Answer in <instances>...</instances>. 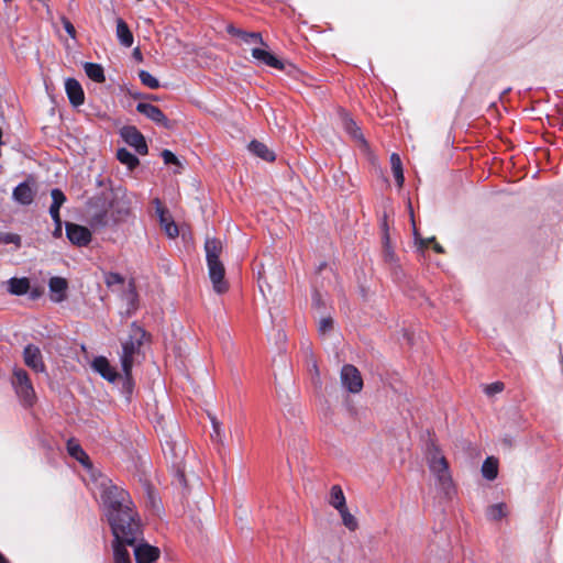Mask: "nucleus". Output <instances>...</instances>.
<instances>
[{
	"label": "nucleus",
	"instance_id": "18",
	"mask_svg": "<svg viewBox=\"0 0 563 563\" xmlns=\"http://www.w3.org/2000/svg\"><path fill=\"white\" fill-rule=\"evenodd\" d=\"M92 368L109 382H114L118 377V373L115 372V369L103 356H99L93 360Z\"/></svg>",
	"mask_w": 563,
	"mask_h": 563
},
{
	"label": "nucleus",
	"instance_id": "32",
	"mask_svg": "<svg viewBox=\"0 0 563 563\" xmlns=\"http://www.w3.org/2000/svg\"><path fill=\"white\" fill-rule=\"evenodd\" d=\"M117 158L120 163L126 165L129 169H133L139 165V158L126 148H119L117 152Z\"/></svg>",
	"mask_w": 563,
	"mask_h": 563
},
{
	"label": "nucleus",
	"instance_id": "40",
	"mask_svg": "<svg viewBox=\"0 0 563 563\" xmlns=\"http://www.w3.org/2000/svg\"><path fill=\"white\" fill-rule=\"evenodd\" d=\"M162 445H163L164 452H166V450H168L172 457L175 456V443H174L172 437L164 435V441L162 442Z\"/></svg>",
	"mask_w": 563,
	"mask_h": 563
},
{
	"label": "nucleus",
	"instance_id": "2",
	"mask_svg": "<svg viewBox=\"0 0 563 563\" xmlns=\"http://www.w3.org/2000/svg\"><path fill=\"white\" fill-rule=\"evenodd\" d=\"M146 339V332L135 323L132 324L129 339L122 342L120 362L125 377H131L132 367L140 361L141 349Z\"/></svg>",
	"mask_w": 563,
	"mask_h": 563
},
{
	"label": "nucleus",
	"instance_id": "23",
	"mask_svg": "<svg viewBox=\"0 0 563 563\" xmlns=\"http://www.w3.org/2000/svg\"><path fill=\"white\" fill-rule=\"evenodd\" d=\"M249 150L254 155H256L267 162H272L275 159L274 153L264 143H261L258 141H252L249 144Z\"/></svg>",
	"mask_w": 563,
	"mask_h": 563
},
{
	"label": "nucleus",
	"instance_id": "53",
	"mask_svg": "<svg viewBox=\"0 0 563 563\" xmlns=\"http://www.w3.org/2000/svg\"><path fill=\"white\" fill-rule=\"evenodd\" d=\"M387 256H391V253L387 250L386 252Z\"/></svg>",
	"mask_w": 563,
	"mask_h": 563
},
{
	"label": "nucleus",
	"instance_id": "1",
	"mask_svg": "<svg viewBox=\"0 0 563 563\" xmlns=\"http://www.w3.org/2000/svg\"><path fill=\"white\" fill-rule=\"evenodd\" d=\"M108 521L114 536L113 562L132 563L125 545H134L140 536V523L134 518L129 495L110 485L102 494Z\"/></svg>",
	"mask_w": 563,
	"mask_h": 563
},
{
	"label": "nucleus",
	"instance_id": "3",
	"mask_svg": "<svg viewBox=\"0 0 563 563\" xmlns=\"http://www.w3.org/2000/svg\"><path fill=\"white\" fill-rule=\"evenodd\" d=\"M427 459L429 470L435 478L437 487L444 496L450 498L454 494V485L446 459L434 445H431L428 450Z\"/></svg>",
	"mask_w": 563,
	"mask_h": 563
},
{
	"label": "nucleus",
	"instance_id": "19",
	"mask_svg": "<svg viewBox=\"0 0 563 563\" xmlns=\"http://www.w3.org/2000/svg\"><path fill=\"white\" fill-rule=\"evenodd\" d=\"M222 242L216 238H207L205 242L206 260L207 262L220 261L222 253Z\"/></svg>",
	"mask_w": 563,
	"mask_h": 563
},
{
	"label": "nucleus",
	"instance_id": "44",
	"mask_svg": "<svg viewBox=\"0 0 563 563\" xmlns=\"http://www.w3.org/2000/svg\"><path fill=\"white\" fill-rule=\"evenodd\" d=\"M178 236H181V239L184 240V242H187L188 240H190V232H189V229L187 225H179L178 224Z\"/></svg>",
	"mask_w": 563,
	"mask_h": 563
},
{
	"label": "nucleus",
	"instance_id": "15",
	"mask_svg": "<svg viewBox=\"0 0 563 563\" xmlns=\"http://www.w3.org/2000/svg\"><path fill=\"white\" fill-rule=\"evenodd\" d=\"M264 47H267V46H264ZM251 53H252V57L254 59H256L257 62H260L264 65H267V66H271V67H274L277 69L284 68L283 62L279 60L276 56H274L266 48L254 47V48H252Z\"/></svg>",
	"mask_w": 563,
	"mask_h": 563
},
{
	"label": "nucleus",
	"instance_id": "16",
	"mask_svg": "<svg viewBox=\"0 0 563 563\" xmlns=\"http://www.w3.org/2000/svg\"><path fill=\"white\" fill-rule=\"evenodd\" d=\"M51 299L54 302H62L66 298L67 280L62 277H52L48 283Z\"/></svg>",
	"mask_w": 563,
	"mask_h": 563
},
{
	"label": "nucleus",
	"instance_id": "33",
	"mask_svg": "<svg viewBox=\"0 0 563 563\" xmlns=\"http://www.w3.org/2000/svg\"><path fill=\"white\" fill-rule=\"evenodd\" d=\"M341 515L343 525L351 531H354L357 528L356 518L347 510L346 506L338 510Z\"/></svg>",
	"mask_w": 563,
	"mask_h": 563
},
{
	"label": "nucleus",
	"instance_id": "48",
	"mask_svg": "<svg viewBox=\"0 0 563 563\" xmlns=\"http://www.w3.org/2000/svg\"><path fill=\"white\" fill-rule=\"evenodd\" d=\"M435 242V239L434 238H429V239H419V244L421 247H427L430 243H434Z\"/></svg>",
	"mask_w": 563,
	"mask_h": 563
},
{
	"label": "nucleus",
	"instance_id": "41",
	"mask_svg": "<svg viewBox=\"0 0 563 563\" xmlns=\"http://www.w3.org/2000/svg\"><path fill=\"white\" fill-rule=\"evenodd\" d=\"M503 389H504V384L499 383V382H496V383L487 385L485 387V393L487 395H495V394L500 393Z\"/></svg>",
	"mask_w": 563,
	"mask_h": 563
},
{
	"label": "nucleus",
	"instance_id": "46",
	"mask_svg": "<svg viewBox=\"0 0 563 563\" xmlns=\"http://www.w3.org/2000/svg\"><path fill=\"white\" fill-rule=\"evenodd\" d=\"M162 155L164 157L165 163H167V164H176V154H174L173 152H170L168 150H165L162 153Z\"/></svg>",
	"mask_w": 563,
	"mask_h": 563
},
{
	"label": "nucleus",
	"instance_id": "30",
	"mask_svg": "<svg viewBox=\"0 0 563 563\" xmlns=\"http://www.w3.org/2000/svg\"><path fill=\"white\" fill-rule=\"evenodd\" d=\"M344 130L355 140L365 143L363 134L356 123L346 113L342 117Z\"/></svg>",
	"mask_w": 563,
	"mask_h": 563
},
{
	"label": "nucleus",
	"instance_id": "28",
	"mask_svg": "<svg viewBox=\"0 0 563 563\" xmlns=\"http://www.w3.org/2000/svg\"><path fill=\"white\" fill-rule=\"evenodd\" d=\"M482 474L488 481L495 479L498 475L497 460L492 456L487 457L482 465Z\"/></svg>",
	"mask_w": 563,
	"mask_h": 563
},
{
	"label": "nucleus",
	"instance_id": "50",
	"mask_svg": "<svg viewBox=\"0 0 563 563\" xmlns=\"http://www.w3.org/2000/svg\"><path fill=\"white\" fill-rule=\"evenodd\" d=\"M311 367H312V371H314L316 375H319V369H318V366L314 361L312 362Z\"/></svg>",
	"mask_w": 563,
	"mask_h": 563
},
{
	"label": "nucleus",
	"instance_id": "4",
	"mask_svg": "<svg viewBox=\"0 0 563 563\" xmlns=\"http://www.w3.org/2000/svg\"><path fill=\"white\" fill-rule=\"evenodd\" d=\"M12 386L20 400L25 406H32L35 401V391L27 373L23 368H14Z\"/></svg>",
	"mask_w": 563,
	"mask_h": 563
},
{
	"label": "nucleus",
	"instance_id": "45",
	"mask_svg": "<svg viewBox=\"0 0 563 563\" xmlns=\"http://www.w3.org/2000/svg\"><path fill=\"white\" fill-rule=\"evenodd\" d=\"M53 221L55 223V229L53 231V235L55 238H60L62 236V220H60V216L57 214V218L53 219Z\"/></svg>",
	"mask_w": 563,
	"mask_h": 563
},
{
	"label": "nucleus",
	"instance_id": "11",
	"mask_svg": "<svg viewBox=\"0 0 563 563\" xmlns=\"http://www.w3.org/2000/svg\"><path fill=\"white\" fill-rule=\"evenodd\" d=\"M123 140L135 151L143 155L147 153V145L144 136L133 126L124 128L121 132Z\"/></svg>",
	"mask_w": 563,
	"mask_h": 563
},
{
	"label": "nucleus",
	"instance_id": "27",
	"mask_svg": "<svg viewBox=\"0 0 563 563\" xmlns=\"http://www.w3.org/2000/svg\"><path fill=\"white\" fill-rule=\"evenodd\" d=\"M329 504L336 510L346 506L345 496L339 485H333L331 487Z\"/></svg>",
	"mask_w": 563,
	"mask_h": 563
},
{
	"label": "nucleus",
	"instance_id": "6",
	"mask_svg": "<svg viewBox=\"0 0 563 563\" xmlns=\"http://www.w3.org/2000/svg\"><path fill=\"white\" fill-rule=\"evenodd\" d=\"M340 378L342 386L352 394H357L363 388V378L354 365H344L341 369Z\"/></svg>",
	"mask_w": 563,
	"mask_h": 563
},
{
	"label": "nucleus",
	"instance_id": "25",
	"mask_svg": "<svg viewBox=\"0 0 563 563\" xmlns=\"http://www.w3.org/2000/svg\"><path fill=\"white\" fill-rule=\"evenodd\" d=\"M208 417L210 419L211 426H212V432H211V439L214 443L223 446L224 445V430L222 428V423L218 420V418L208 413Z\"/></svg>",
	"mask_w": 563,
	"mask_h": 563
},
{
	"label": "nucleus",
	"instance_id": "20",
	"mask_svg": "<svg viewBox=\"0 0 563 563\" xmlns=\"http://www.w3.org/2000/svg\"><path fill=\"white\" fill-rule=\"evenodd\" d=\"M136 110L146 115L148 119L157 122V123H164L165 122V115L164 113L155 106L147 103V102H140L136 106Z\"/></svg>",
	"mask_w": 563,
	"mask_h": 563
},
{
	"label": "nucleus",
	"instance_id": "24",
	"mask_svg": "<svg viewBox=\"0 0 563 563\" xmlns=\"http://www.w3.org/2000/svg\"><path fill=\"white\" fill-rule=\"evenodd\" d=\"M117 36L119 42L125 47H130L133 44V35L122 19L117 21Z\"/></svg>",
	"mask_w": 563,
	"mask_h": 563
},
{
	"label": "nucleus",
	"instance_id": "35",
	"mask_svg": "<svg viewBox=\"0 0 563 563\" xmlns=\"http://www.w3.org/2000/svg\"><path fill=\"white\" fill-rule=\"evenodd\" d=\"M109 218L107 211H99L91 216L90 224L95 228H103L108 224Z\"/></svg>",
	"mask_w": 563,
	"mask_h": 563
},
{
	"label": "nucleus",
	"instance_id": "7",
	"mask_svg": "<svg viewBox=\"0 0 563 563\" xmlns=\"http://www.w3.org/2000/svg\"><path fill=\"white\" fill-rule=\"evenodd\" d=\"M208 275L212 283V288L217 294H223L228 290L229 285L224 279V265L220 261L207 262Z\"/></svg>",
	"mask_w": 563,
	"mask_h": 563
},
{
	"label": "nucleus",
	"instance_id": "34",
	"mask_svg": "<svg viewBox=\"0 0 563 563\" xmlns=\"http://www.w3.org/2000/svg\"><path fill=\"white\" fill-rule=\"evenodd\" d=\"M139 78L143 85L151 89H156L159 87L158 80L146 70H140Z\"/></svg>",
	"mask_w": 563,
	"mask_h": 563
},
{
	"label": "nucleus",
	"instance_id": "26",
	"mask_svg": "<svg viewBox=\"0 0 563 563\" xmlns=\"http://www.w3.org/2000/svg\"><path fill=\"white\" fill-rule=\"evenodd\" d=\"M51 196H52V205L49 207V214H51L52 219H56L57 214H59L60 207L66 201V197H65L64 192L57 188H55L51 191Z\"/></svg>",
	"mask_w": 563,
	"mask_h": 563
},
{
	"label": "nucleus",
	"instance_id": "5",
	"mask_svg": "<svg viewBox=\"0 0 563 563\" xmlns=\"http://www.w3.org/2000/svg\"><path fill=\"white\" fill-rule=\"evenodd\" d=\"M186 457L187 460L184 462L181 470L178 467V484L184 485V492L183 494L189 495L190 493L195 490H200V478L195 473L192 466L188 468L187 463L188 460L196 462V455L195 452H189V450H186Z\"/></svg>",
	"mask_w": 563,
	"mask_h": 563
},
{
	"label": "nucleus",
	"instance_id": "37",
	"mask_svg": "<svg viewBox=\"0 0 563 563\" xmlns=\"http://www.w3.org/2000/svg\"><path fill=\"white\" fill-rule=\"evenodd\" d=\"M505 516V505L504 504H496L492 505L487 509V517L492 520H498Z\"/></svg>",
	"mask_w": 563,
	"mask_h": 563
},
{
	"label": "nucleus",
	"instance_id": "51",
	"mask_svg": "<svg viewBox=\"0 0 563 563\" xmlns=\"http://www.w3.org/2000/svg\"><path fill=\"white\" fill-rule=\"evenodd\" d=\"M0 563H9L8 560L0 552Z\"/></svg>",
	"mask_w": 563,
	"mask_h": 563
},
{
	"label": "nucleus",
	"instance_id": "47",
	"mask_svg": "<svg viewBox=\"0 0 563 563\" xmlns=\"http://www.w3.org/2000/svg\"><path fill=\"white\" fill-rule=\"evenodd\" d=\"M225 26V30L229 34L231 35H234V36H241L243 31L240 30V29H236L235 26H233L231 23L229 24H223Z\"/></svg>",
	"mask_w": 563,
	"mask_h": 563
},
{
	"label": "nucleus",
	"instance_id": "43",
	"mask_svg": "<svg viewBox=\"0 0 563 563\" xmlns=\"http://www.w3.org/2000/svg\"><path fill=\"white\" fill-rule=\"evenodd\" d=\"M3 241L5 243H12V244H15L16 246H20L21 245V238L20 235L18 234H14V233H8L4 235L3 238Z\"/></svg>",
	"mask_w": 563,
	"mask_h": 563
},
{
	"label": "nucleus",
	"instance_id": "12",
	"mask_svg": "<svg viewBox=\"0 0 563 563\" xmlns=\"http://www.w3.org/2000/svg\"><path fill=\"white\" fill-rule=\"evenodd\" d=\"M158 554V549L147 543H139L134 545L136 563H153L157 560Z\"/></svg>",
	"mask_w": 563,
	"mask_h": 563
},
{
	"label": "nucleus",
	"instance_id": "49",
	"mask_svg": "<svg viewBox=\"0 0 563 563\" xmlns=\"http://www.w3.org/2000/svg\"><path fill=\"white\" fill-rule=\"evenodd\" d=\"M433 249L437 253H443V247L437 242L433 243Z\"/></svg>",
	"mask_w": 563,
	"mask_h": 563
},
{
	"label": "nucleus",
	"instance_id": "36",
	"mask_svg": "<svg viewBox=\"0 0 563 563\" xmlns=\"http://www.w3.org/2000/svg\"><path fill=\"white\" fill-rule=\"evenodd\" d=\"M240 37L245 43H257L262 46H267V44L263 41L261 33L243 31Z\"/></svg>",
	"mask_w": 563,
	"mask_h": 563
},
{
	"label": "nucleus",
	"instance_id": "31",
	"mask_svg": "<svg viewBox=\"0 0 563 563\" xmlns=\"http://www.w3.org/2000/svg\"><path fill=\"white\" fill-rule=\"evenodd\" d=\"M390 165L391 170L394 174V177L398 184L399 187L404 185L405 177H404V170H402V163L400 159V156L396 153H393L390 156Z\"/></svg>",
	"mask_w": 563,
	"mask_h": 563
},
{
	"label": "nucleus",
	"instance_id": "10",
	"mask_svg": "<svg viewBox=\"0 0 563 563\" xmlns=\"http://www.w3.org/2000/svg\"><path fill=\"white\" fill-rule=\"evenodd\" d=\"M153 203L155 205V212L159 219L162 228L168 238L174 239L176 236V224L172 213L163 206L159 199H154Z\"/></svg>",
	"mask_w": 563,
	"mask_h": 563
},
{
	"label": "nucleus",
	"instance_id": "22",
	"mask_svg": "<svg viewBox=\"0 0 563 563\" xmlns=\"http://www.w3.org/2000/svg\"><path fill=\"white\" fill-rule=\"evenodd\" d=\"M30 282L27 278H11L8 282V290L12 295L21 296L29 291Z\"/></svg>",
	"mask_w": 563,
	"mask_h": 563
},
{
	"label": "nucleus",
	"instance_id": "14",
	"mask_svg": "<svg viewBox=\"0 0 563 563\" xmlns=\"http://www.w3.org/2000/svg\"><path fill=\"white\" fill-rule=\"evenodd\" d=\"M65 90H66V93H67V97H68L70 103L74 107H79L84 103L85 93H84V90H82L80 84L76 79L68 78L65 81Z\"/></svg>",
	"mask_w": 563,
	"mask_h": 563
},
{
	"label": "nucleus",
	"instance_id": "21",
	"mask_svg": "<svg viewBox=\"0 0 563 563\" xmlns=\"http://www.w3.org/2000/svg\"><path fill=\"white\" fill-rule=\"evenodd\" d=\"M33 197L34 192L26 183L19 184L13 190V199L21 205H30Z\"/></svg>",
	"mask_w": 563,
	"mask_h": 563
},
{
	"label": "nucleus",
	"instance_id": "17",
	"mask_svg": "<svg viewBox=\"0 0 563 563\" xmlns=\"http://www.w3.org/2000/svg\"><path fill=\"white\" fill-rule=\"evenodd\" d=\"M67 452L71 457L77 460L84 467H86L87 470H92V464L89 461V456L86 454L81 445L75 439H69L67 441Z\"/></svg>",
	"mask_w": 563,
	"mask_h": 563
},
{
	"label": "nucleus",
	"instance_id": "13",
	"mask_svg": "<svg viewBox=\"0 0 563 563\" xmlns=\"http://www.w3.org/2000/svg\"><path fill=\"white\" fill-rule=\"evenodd\" d=\"M122 308L120 310L121 316L128 318L130 317L137 308V295L132 286V284L128 285V288L123 291L121 296Z\"/></svg>",
	"mask_w": 563,
	"mask_h": 563
},
{
	"label": "nucleus",
	"instance_id": "9",
	"mask_svg": "<svg viewBox=\"0 0 563 563\" xmlns=\"http://www.w3.org/2000/svg\"><path fill=\"white\" fill-rule=\"evenodd\" d=\"M66 235L73 244L78 246H86L91 241L89 229L76 223H66Z\"/></svg>",
	"mask_w": 563,
	"mask_h": 563
},
{
	"label": "nucleus",
	"instance_id": "38",
	"mask_svg": "<svg viewBox=\"0 0 563 563\" xmlns=\"http://www.w3.org/2000/svg\"><path fill=\"white\" fill-rule=\"evenodd\" d=\"M124 283L123 277L118 273H108L106 275V284L109 287H113L117 285H122Z\"/></svg>",
	"mask_w": 563,
	"mask_h": 563
},
{
	"label": "nucleus",
	"instance_id": "29",
	"mask_svg": "<svg viewBox=\"0 0 563 563\" xmlns=\"http://www.w3.org/2000/svg\"><path fill=\"white\" fill-rule=\"evenodd\" d=\"M84 69L86 75L96 82L104 81V73L103 68L99 64L95 63H85Z\"/></svg>",
	"mask_w": 563,
	"mask_h": 563
},
{
	"label": "nucleus",
	"instance_id": "42",
	"mask_svg": "<svg viewBox=\"0 0 563 563\" xmlns=\"http://www.w3.org/2000/svg\"><path fill=\"white\" fill-rule=\"evenodd\" d=\"M62 23H63V26H64L65 31L67 32V34L70 37L75 38L76 30H75V26L71 24V22L69 20H67L66 18H63Z\"/></svg>",
	"mask_w": 563,
	"mask_h": 563
},
{
	"label": "nucleus",
	"instance_id": "8",
	"mask_svg": "<svg viewBox=\"0 0 563 563\" xmlns=\"http://www.w3.org/2000/svg\"><path fill=\"white\" fill-rule=\"evenodd\" d=\"M23 361L27 367L35 373H45L46 367L43 361L41 350L33 345L27 344L23 350Z\"/></svg>",
	"mask_w": 563,
	"mask_h": 563
},
{
	"label": "nucleus",
	"instance_id": "39",
	"mask_svg": "<svg viewBox=\"0 0 563 563\" xmlns=\"http://www.w3.org/2000/svg\"><path fill=\"white\" fill-rule=\"evenodd\" d=\"M333 328V320L331 318H323L319 322V332L327 334Z\"/></svg>",
	"mask_w": 563,
	"mask_h": 563
},
{
	"label": "nucleus",
	"instance_id": "52",
	"mask_svg": "<svg viewBox=\"0 0 563 563\" xmlns=\"http://www.w3.org/2000/svg\"><path fill=\"white\" fill-rule=\"evenodd\" d=\"M5 3H10L12 2L13 0H3Z\"/></svg>",
	"mask_w": 563,
	"mask_h": 563
}]
</instances>
